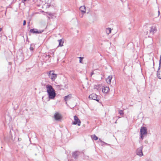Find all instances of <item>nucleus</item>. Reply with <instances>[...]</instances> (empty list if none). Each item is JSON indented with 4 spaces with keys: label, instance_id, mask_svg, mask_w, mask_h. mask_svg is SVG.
Returning a JSON list of instances; mask_svg holds the SVG:
<instances>
[{
    "label": "nucleus",
    "instance_id": "1",
    "mask_svg": "<svg viewBox=\"0 0 161 161\" xmlns=\"http://www.w3.org/2000/svg\"><path fill=\"white\" fill-rule=\"evenodd\" d=\"M157 31L156 27L155 26H152L148 28L146 34L148 37H152Z\"/></svg>",
    "mask_w": 161,
    "mask_h": 161
},
{
    "label": "nucleus",
    "instance_id": "2",
    "mask_svg": "<svg viewBox=\"0 0 161 161\" xmlns=\"http://www.w3.org/2000/svg\"><path fill=\"white\" fill-rule=\"evenodd\" d=\"M47 74L49 78L52 81H54L57 77V75L55 74L53 70L50 71L47 73Z\"/></svg>",
    "mask_w": 161,
    "mask_h": 161
},
{
    "label": "nucleus",
    "instance_id": "3",
    "mask_svg": "<svg viewBox=\"0 0 161 161\" xmlns=\"http://www.w3.org/2000/svg\"><path fill=\"white\" fill-rule=\"evenodd\" d=\"M141 138L142 139H143L144 135L147 133V129L144 127H142L140 130Z\"/></svg>",
    "mask_w": 161,
    "mask_h": 161
},
{
    "label": "nucleus",
    "instance_id": "4",
    "mask_svg": "<svg viewBox=\"0 0 161 161\" xmlns=\"http://www.w3.org/2000/svg\"><path fill=\"white\" fill-rule=\"evenodd\" d=\"M74 119L75 121L73 122L72 124L73 125L77 124L78 126H80L81 123L80 121L76 116L75 115L74 116Z\"/></svg>",
    "mask_w": 161,
    "mask_h": 161
},
{
    "label": "nucleus",
    "instance_id": "5",
    "mask_svg": "<svg viewBox=\"0 0 161 161\" xmlns=\"http://www.w3.org/2000/svg\"><path fill=\"white\" fill-rule=\"evenodd\" d=\"M48 97L50 99H53L56 96V93L55 91H53L47 93Z\"/></svg>",
    "mask_w": 161,
    "mask_h": 161
},
{
    "label": "nucleus",
    "instance_id": "6",
    "mask_svg": "<svg viewBox=\"0 0 161 161\" xmlns=\"http://www.w3.org/2000/svg\"><path fill=\"white\" fill-rule=\"evenodd\" d=\"M46 88L47 89V93L55 91L52 86L49 84L46 85Z\"/></svg>",
    "mask_w": 161,
    "mask_h": 161
},
{
    "label": "nucleus",
    "instance_id": "7",
    "mask_svg": "<svg viewBox=\"0 0 161 161\" xmlns=\"http://www.w3.org/2000/svg\"><path fill=\"white\" fill-rule=\"evenodd\" d=\"M142 148L143 147L142 146L140 147L137 149L136 151V153L137 155H139L140 157L143 155V153L142 151Z\"/></svg>",
    "mask_w": 161,
    "mask_h": 161
},
{
    "label": "nucleus",
    "instance_id": "8",
    "mask_svg": "<svg viewBox=\"0 0 161 161\" xmlns=\"http://www.w3.org/2000/svg\"><path fill=\"white\" fill-rule=\"evenodd\" d=\"M89 98L91 99L96 100L97 102L99 101V99H97V96L95 94L93 93L90 95Z\"/></svg>",
    "mask_w": 161,
    "mask_h": 161
},
{
    "label": "nucleus",
    "instance_id": "9",
    "mask_svg": "<svg viewBox=\"0 0 161 161\" xmlns=\"http://www.w3.org/2000/svg\"><path fill=\"white\" fill-rule=\"evenodd\" d=\"M54 117L55 120H59L61 119V116L60 114L58 113H56L55 114Z\"/></svg>",
    "mask_w": 161,
    "mask_h": 161
},
{
    "label": "nucleus",
    "instance_id": "10",
    "mask_svg": "<svg viewBox=\"0 0 161 161\" xmlns=\"http://www.w3.org/2000/svg\"><path fill=\"white\" fill-rule=\"evenodd\" d=\"M80 154V152H79L75 151L73 153L72 156L75 159H76Z\"/></svg>",
    "mask_w": 161,
    "mask_h": 161
},
{
    "label": "nucleus",
    "instance_id": "11",
    "mask_svg": "<svg viewBox=\"0 0 161 161\" xmlns=\"http://www.w3.org/2000/svg\"><path fill=\"white\" fill-rule=\"evenodd\" d=\"M72 98V95L70 94L67 96H65L64 99L65 102H66V103L67 104V101L70 100Z\"/></svg>",
    "mask_w": 161,
    "mask_h": 161
},
{
    "label": "nucleus",
    "instance_id": "12",
    "mask_svg": "<svg viewBox=\"0 0 161 161\" xmlns=\"http://www.w3.org/2000/svg\"><path fill=\"white\" fill-rule=\"evenodd\" d=\"M112 77V75H109L106 79V81L108 84H110L111 82V80Z\"/></svg>",
    "mask_w": 161,
    "mask_h": 161
},
{
    "label": "nucleus",
    "instance_id": "13",
    "mask_svg": "<svg viewBox=\"0 0 161 161\" xmlns=\"http://www.w3.org/2000/svg\"><path fill=\"white\" fill-rule=\"evenodd\" d=\"M157 76L158 78L161 79V67L158 68L157 71Z\"/></svg>",
    "mask_w": 161,
    "mask_h": 161
},
{
    "label": "nucleus",
    "instance_id": "14",
    "mask_svg": "<svg viewBox=\"0 0 161 161\" xmlns=\"http://www.w3.org/2000/svg\"><path fill=\"white\" fill-rule=\"evenodd\" d=\"M80 10L82 13H84L86 11V8L85 6H81L79 8Z\"/></svg>",
    "mask_w": 161,
    "mask_h": 161
},
{
    "label": "nucleus",
    "instance_id": "15",
    "mask_svg": "<svg viewBox=\"0 0 161 161\" xmlns=\"http://www.w3.org/2000/svg\"><path fill=\"white\" fill-rule=\"evenodd\" d=\"M109 90V88L108 87L106 86L104 87L102 90L103 92L106 93L108 92Z\"/></svg>",
    "mask_w": 161,
    "mask_h": 161
},
{
    "label": "nucleus",
    "instance_id": "16",
    "mask_svg": "<svg viewBox=\"0 0 161 161\" xmlns=\"http://www.w3.org/2000/svg\"><path fill=\"white\" fill-rule=\"evenodd\" d=\"M30 31L33 33H40L36 29H31L30 30Z\"/></svg>",
    "mask_w": 161,
    "mask_h": 161
},
{
    "label": "nucleus",
    "instance_id": "17",
    "mask_svg": "<svg viewBox=\"0 0 161 161\" xmlns=\"http://www.w3.org/2000/svg\"><path fill=\"white\" fill-rule=\"evenodd\" d=\"M59 42V46L62 47L63 46L64 41H62V39H60L58 40Z\"/></svg>",
    "mask_w": 161,
    "mask_h": 161
},
{
    "label": "nucleus",
    "instance_id": "18",
    "mask_svg": "<svg viewBox=\"0 0 161 161\" xmlns=\"http://www.w3.org/2000/svg\"><path fill=\"white\" fill-rule=\"evenodd\" d=\"M91 138L92 139L97 140L98 139V137L97 136L95 135H93L91 136Z\"/></svg>",
    "mask_w": 161,
    "mask_h": 161
},
{
    "label": "nucleus",
    "instance_id": "19",
    "mask_svg": "<svg viewBox=\"0 0 161 161\" xmlns=\"http://www.w3.org/2000/svg\"><path fill=\"white\" fill-rule=\"evenodd\" d=\"M111 29L110 28H108L106 29V32L108 34L111 32Z\"/></svg>",
    "mask_w": 161,
    "mask_h": 161
},
{
    "label": "nucleus",
    "instance_id": "20",
    "mask_svg": "<svg viewBox=\"0 0 161 161\" xmlns=\"http://www.w3.org/2000/svg\"><path fill=\"white\" fill-rule=\"evenodd\" d=\"M119 113L121 115H122L124 114V112L122 110H119Z\"/></svg>",
    "mask_w": 161,
    "mask_h": 161
},
{
    "label": "nucleus",
    "instance_id": "21",
    "mask_svg": "<svg viewBox=\"0 0 161 161\" xmlns=\"http://www.w3.org/2000/svg\"><path fill=\"white\" fill-rule=\"evenodd\" d=\"M55 51H54L53 50H51V52H50V54L52 55L53 56H54V52Z\"/></svg>",
    "mask_w": 161,
    "mask_h": 161
},
{
    "label": "nucleus",
    "instance_id": "22",
    "mask_svg": "<svg viewBox=\"0 0 161 161\" xmlns=\"http://www.w3.org/2000/svg\"><path fill=\"white\" fill-rule=\"evenodd\" d=\"M79 58L80 59V60H79L80 63H82V60L83 58H82L81 57H79Z\"/></svg>",
    "mask_w": 161,
    "mask_h": 161
},
{
    "label": "nucleus",
    "instance_id": "23",
    "mask_svg": "<svg viewBox=\"0 0 161 161\" xmlns=\"http://www.w3.org/2000/svg\"><path fill=\"white\" fill-rule=\"evenodd\" d=\"M32 44H31V46L30 47V50L31 51H33L34 49V48L33 47H32Z\"/></svg>",
    "mask_w": 161,
    "mask_h": 161
},
{
    "label": "nucleus",
    "instance_id": "24",
    "mask_svg": "<svg viewBox=\"0 0 161 161\" xmlns=\"http://www.w3.org/2000/svg\"><path fill=\"white\" fill-rule=\"evenodd\" d=\"M161 59H160L159 68H161Z\"/></svg>",
    "mask_w": 161,
    "mask_h": 161
},
{
    "label": "nucleus",
    "instance_id": "25",
    "mask_svg": "<svg viewBox=\"0 0 161 161\" xmlns=\"http://www.w3.org/2000/svg\"><path fill=\"white\" fill-rule=\"evenodd\" d=\"M26 24V21L25 20H24L23 21V25H25Z\"/></svg>",
    "mask_w": 161,
    "mask_h": 161
},
{
    "label": "nucleus",
    "instance_id": "26",
    "mask_svg": "<svg viewBox=\"0 0 161 161\" xmlns=\"http://www.w3.org/2000/svg\"><path fill=\"white\" fill-rule=\"evenodd\" d=\"M94 74V73L93 72H92L91 73V76H92Z\"/></svg>",
    "mask_w": 161,
    "mask_h": 161
},
{
    "label": "nucleus",
    "instance_id": "27",
    "mask_svg": "<svg viewBox=\"0 0 161 161\" xmlns=\"http://www.w3.org/2000/svg\"><path fill=\"white\" fill-rule=\"evenodd\" d=\"M159 14H160V11H158V15H159Z\"/></svg>",
    "mask_w": 161,
    "mask_h": 161
},
{
    "label": "nucleus",
    "instance_id": "28",
    "mask_svg": "<svg viewBox=\"0 0 161 161\" xmlns=\"http://www.w3.org/2000/svg\"><path fill=\"white\" fill-rule=\"evenodd\" d=\"M99 141L101 142H103V141L100 139H99Z\"/></svg>",
    "mask_w": 161,
    "mask_h": 161
},
{
    "label": "nucleus",
    "instance_id": "29",
    "mask_svg": "<svg viewBox=\"0 0 161 161\" xmlns=\"http://www.w3.org/2000/svg\"><path fill=\"white\" fill-rule=\"evenodd\" d=\"M48 57H49V58H50V55H48Z\"/></svg>",
    "mask_w": 161,
    "mask_h": 161
}]
</instances>
